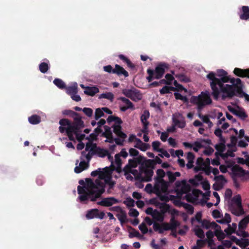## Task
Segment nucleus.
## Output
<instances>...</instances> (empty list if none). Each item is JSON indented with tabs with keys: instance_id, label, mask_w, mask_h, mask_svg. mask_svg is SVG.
Returning a JSON list of instances; mask_svg holds the SVG:
<instances>
[{
	"instance_id": "58836bf2",
	"label": "nucleus",
	"mask_w": 249,
	"mask_h": 249,
	"mask_svg": "<svg viewBox=\"0 0 249 249\" xmlns=\"http://www.w3.org/2000/svg\"><path fill=\"white\" fill-rule=\"evenodd\" d=\"M206 143V141L204 140H199L193 143V150L196 152H197L201 148L204 146Z\"/></svg>"
},
{
	"instance_id": "0e129e2a",
	"label": "nucleus",
	"mask_w": 249,
	"mask_h": 249,
	"mask_svg": "<svg viewBox=\"0 0 249 249\" xmlns=\"http://www.w3.org/2000/svg\"><path fill=\"white\" fill-rule=\"evenodd\" d=\"M83 111L89 117L91 116L93 113L92 110L90 108H84L83 109Z\"/></svg>"
},
{
	"instance_id": "c9c22d12",
	"label": "nucleus",
	"mask_w": 249,
	"mask_h": 249,
	"mask_svg": "<svg viewBox=\"0 0 249 249\" xmlns=\"http://www.w3.org/2000/svg\"><path fill=\"white\" fill-rule=\"evenodd\" d=\"M228 107V109L231 112H232L233 113L236 115L237 116H238L242 119H244L247 117V115L244 111L241 110L235 109L230 106H229Z\"/></svg>"
},
{
	"instance_id": "6ab92c4d",
	"label": "nucleus",
	"mask_w": 249,
	"mask_h": 249,
	"mask_svg": "<svg viewBox=\"0 0 249 249\" xmlns=\"http://www.w3.org/2000/svg\"><path fill=\"white\" fill-rule=\"evenodd\" d=\"M153 175V170L149 167L141 168V181H149Z\"/></svg>"
},
{
	"instance_id": "7ed1b4c3",
	"label": "nucleus",
	"mask_w": 249,
	"mask_h": 249,
	"mask_svg": "<svg viewBox=\"0 0 249 249\" xmlns=\"http://www.w3.org/2000/svg\"><path fill=\"white\" fill-rule=\"evenodd\" d=\"M165 176V172L162 169H158L156 171V176L154 178V186L147 184L145 187V191L148 193L156 194L162 201H168L172 199L174 196L167 194L169 182L163 179Z\"/></svg>"
},
{
	"instance_id": "dca6fc26",
	"label": "nucleus",
	"mask_w": 249,
	"mask_h": 249,
	"mask_svg": "<svg viewBox=\"0 0 249 249\" xmlns=\"http://www.w3.org/2000/svg\"><path fill=\"white\" fill-rule=\"evenodd\" d=\"M248 223H249V215L246 216L239 222L238 225L239 229L236 232L237 235L243 237H248L249 235V234L244 231Z\"/></svg>"
},
{
	"instance_id": "052dcab7",
	"label": "nucleus",
	"mask_w": 249,
	"mask_h": 249,
	"mask_svg": "<svg viewBox=\"0 0 249 249\" xmlns=\"http://www.w3.org/2000/svg\"><path fill=\"white\" fill-rule=\"evenodd\" d=\"M124 203L128 207H131L134 205L135 201L132 198L129 197L126 199Z\"/></svg>"
},
{
	"instance_id": "9b49d317",
	"label": "nucleus",
	"mask_w": 249,
	"mask_h": 249,
	"mask_svg": "<svg viewBox=\"0 0 249 249\" xmlns=\"http://www.w3.org/2000/svg\"><path fill=\"white\" fill-rule=\"evenodd\" d=\"M194 170L197 172L199 171H204L206 175H209L211 173V167L210 166V161L207 158L205 161L199 158L196 161V166L195 167Z\"/></svg>"
},
{
	"instance_id": "c756f323",
	"label": "nucleus",
	"mask_w": 249,
	"mask_h": 249,
	"mask_svg": "<svg viewBox=\"0 0 249 249\" xmlns=\"http://www.w3.org/2000/svg\"><path fill=\"white\" fill-rule=\"evenodd\" d=\"M118 202V200L113 197H107L98 202V204L104 206H110Z\"/></svg>"
},
{
	"instance_id": "c03bdc74",
	"label": "nucleus",
	"mask_w": 249,
	"mask_h": 249,
	"mask_svg": "<svg viewBox=\"0 0 249 249\" xmlns=\"http://www.w3.org/2000/svg\"><path fill=\"white\" fill-rule=\"evenodd\" d=\"M194 158L195 157L192 153L188 152L187 153L186 157L187 163L186 164V166L188 168H191L193 167Z\"/></svg>"
},
{
	"instance_id": "13d9d810",
	"label": "nucleus",
	"mask_w": 249,
	"mask_h": 249,
	"mask_svg": "<svg viewBox=\"0 0 249 249\" xmlns=\"http://www.w3.org/2000/svg\"><path fill=\"white\" fill-rule=\"evenodd\" d=\"M123 171L124 172V175L125 177V178L127 180H133L134 179L132 174L130 173L129 170L124 169Z\"/></svg>"
},
{
	"instance_id": "5fc2aeb1",
	"label": "nucleus",
	"mask_w": 249,
	"mask_h": 249,
	"mask_svg": "<svg viewBox=\"0 0 249 249\" xmlns=\"http://www.w3.org/2000/svg\"><path fill=\"white\" fill-rule=\"evenodd\" d=\"M137 165V160L135 159L129 160L128 163L125 166L124 169L130 170L132 168H135Z\"/></svg>"
},
{
	"instance_id": "423d86ee",
	"label": "nucleus",
	"mask_w": 249,
	"mask_h": 249,
	"mask_svg": "<svg viewBox=\"0 0 249 249\" xmlns=\"http://www.w3.org/2000/svg\"><path fill=\"white\" fill-rule=\"evenodd\" d=\"M191 102L197 105V109L200 111L205 106L210 105L212 99L209 91H202L198 96H192Z\"/></svg>"
},
{
	"instance_id": "6e6d98bb",
	"label": "nucleus",
	"mask_w": 249,
	"mask_h": 249,
	"mask_svg": "<svg viewBox=\"0 0 249 249\" xmlns=\"http://www.w3.org/2000/svg\"><path fill=\"white\" fill-rule=\"evenodd\" d=\"M53 82L59 89H63L66 88L65 83L61 79L56 78Z\"/></svg>"
},
{
	"instance_id": "7c9ffc66",
	"label": "nucleus",
	"mask_w": 249,
	"mask_h": 249,
	"mask_svg": "<svg viewBox=\"0 0 249 249\" xmlns=\"http://www.w3.org/2000/svg\"><path fill=\"white\" fill-rule=\"evenodd\" d=\"M105 112L108 114H111L112 113L111 111L107 107H103L102 109H96L95 112V118L96 120H98L100 118L104 116Z\"/></svg>"
},
{
	"instance_id": "de8ad7c7",
	"label": "nucleus",
	"mask_w": 249,
	"mask_h": 249,
	"mask_svg": "<svg viewBox=\"0 0 249 249\" xmlns=\"http://www.w3.org/2000/svg\"><path fill=\"white\" fill-rule=\"evenodd\" d=\"M179 225V222L176 220L175 217L173 216L170 220V223H169L170 230L173 231L176 230Z\"/></svg>"
},
{
	"instance_id": "e433bc0d",
	"label": "nucleus",
	"mask_w": 249,
	"mask_h": 249,
	"mask_svg": "<svg viewBox=\"0 0 249 249\" xmlns=\"http://www.w3.org/2000/svg\"><path fill=\"white\" fill-rule=\"evenodd\" d=\"M234 240H235V243L242 248H245L249 245V240L248 239L242 238L241 239H238L234 237Z\"/></svg>"
},
{
	"instance_id": "680f3d73",
	"label": "nucleus",
	"mask_w": 249,
	"mask_h": 249,
	"mask_svg": "<svg viewBox=\"0 0 249 249\" xmlns=\"http://www.w3.org/2000/svg\"><path fill=\"white\" fill-rule=\"evenodd\" d=\"M160 143L158 141L153 142L152 143V147L154 150L157 151H160Z\"/></svg>"
},
{
	"instance_id": "864d4df0",
	"label": "nucleus",
	"mask_w": 249,
	"mask_h": 249,
	"mask_svg": "<svg viewBox=\"0 0 249 249\" xmlns=\"http://www.w3.org/2000/svg\"><path fill=\"white\" fill-rule=\"evenodd\" d=\"M129 170L130 171V173L132 174L135 180L141 181V169H140V171H138L137 170L133 169H130Z\"/></svg>"
},
{
	"instance_id": "79ce46f5",
	"label": "nucleus",
	"mask_w": 249,
	"mask_h": 249,
	"mask_svg": "<svg viewBox=\"0 0 249 249\" xmlns=\"http://www.w3.org/2000/svg\"><path fill=\"white\" fill-rule=\"evenodd\" d=\"M99 99H106L110 102H112L114 99V95L110 92H105L101 94L99 96Z\"/></svg>"
},
{
	"instance_id": "412c9836",
	"label": "nucleus",
	"mask_w": 249,
	"mask_h": 249,
	"mask_svg": "<svg viewBox=\"0 0 249 249\" xmlns=\"http://www.w3.org/2000/svg\"><path fill=\"white\" fill-rule=\"evenodd\" d=\"M172 120L176 126L181 128L185 126V122L180 113H176L174 114L172 116Z\"/></svg>"
},
{
	"instance_id": "4468645a",
	"label": "nucleus",
	"mask_w": 249,
	"mask_h": 249,
	"mask_svg": "<svg viewBox=\"0 0 249 249\" xmlns=\"http://www.w3.org/2000/svg\"><path fill=\"white\" fill-rule=\"evenodd\" d=\"M190 189V185L184 180L177 181L176 183V190L178 196L186 194Z\"/></svg>"
},
{
	"instance_id": "bb28decb",
	"label": "nucleus",
	"mask_w": 249,
	"mask_h": 249,
	"mask_svg": "<svg viewBox=\"0 0 249 249\" xmlns=\"http://www.w3.org/2000/svg\"><path fill=\"white\" fill-rule=\"evenodd\" d=\"M214 179L215 181V184H213V187L215 190L221 188L226 182V180L222 175L215 176Z\"/></svg>"
},
{
	"instance_id": "603ef678",
	"label": "nucleus",
	"mask_w": 249,
	"mask_h": 249,
	"mask_svg": "<svg viewBox=\"0 0 249 249\" xmlns=\"http://www.w3.org/2000/svg\"><path fill=\"white\" fill-rule=\"evenodd\" d=\"M160 209L161 211L162 212L161 213H167L170 211V206L168 204H167L165 203H161L159 204V205H156Z\"/></svg>"
},
{
	"instance_id": "a211bd4d",
	"label": "nucleus",
	"mask_w": 249,
	"mask_h": 249,
	"mask_svg": "<svg viewBox=\"0 0 249 249\" xmlns=\"http://www.w3.org/2000/svg\"><path fill=\"white\" fill-rule=\"evenodd\" d=\"M147 214L152 216L155 221L162 222L164 220V215L156 210H153L152 208L149 207L146 210Z\"/></svg>"
},
{
	"instance_id": "2f4dec72",
	"label": "nucleus",
	"mask_w": 249,
	"mask_h": 249,
	"mask_svg": "<svg viewBox=\"0 0 249 249\" xmlns=\"http://www.w3.org/2000/svg\"><path fill=\"white\" fill-rule=\"evenodd\" d=\"M200 224L201 225V226L205 228L206 229H211V230H214V228H219V225H217L215 222H210L209 221H208L207 220H203L201 222Z\"/></svg>"
},
{
	"instance_id": "49530a36",
	"label": "nucleus",
	"mask_w": 249,
	"mask_h": 249,
	"mask_svg": "<svg viewBox=\"0 0 249 249\" xmlns=\"http://www.w3.org/2000/svg\"><path fill=\"white\" fill-rule=\"evenodd\" d=\"M242 11L243 14L240 15V18L242 19H248L249 18V7L243 6Z\"/></svg>"
},
{
	"instance_id": "0eeeda50",
	"label": "nucleus",
	"mask_w": 249,
	"mask_h": 249,
	"mask_svg": "<svg viewBox=\"0 0 249 249\" xmlns=\"http://www.w3.org/2000/svg\"><path fill=\"white\" fill-rule=\"evenodd\" d=\"M214 134L216 136L218 137L220 139V142L219 144H216L215 146L216 150L219 152V154L222 158L227 161V159L229 157H233L234 154L232 151H228L226 153H224L225 148L224 144V141L222 138V131L220 128H217L214 131Z\"/></svg>"
},
{
	"instance_id": "72a5a7b5",
	"label": "nucleus",
	"mask_w": 249,
	"mask_h": 249,
	"mask_svg": "<svg viewBox=\"0 0 249 249\" xmlns=\"http://www.w3.org/2000/svg\"><path fill=\"white\" fill-rule=\"evenodd\" d=\"M234 74L240 77H248L249 78V70H242L235 68L233 71Z\"/></svg>"
},
{
	"instance_id": "e2e57ef3",
	"label": "nucleus",
	"mask_w": 249,
	"mask_h": 249,
	"mask_svg": "<svg viewBox=\"0 0 249 249\" xmlns=\"http://www.w3.org/2000/svg\"><path fill=\"white\" fill-rule=\"evenodd\" d=\"M129 215L131 217H137L139 215V212L137 210L134 209H130L129 212Z\"/></svg>"
},
{
	"instance_id": "20e7f679",
	"label": "nucleus",
	"mask_w": 249,
	"mask_h": 249,
	"mask_svg": "<svg viewBox=\"0 0 249 249\" xmlns=\"http://www.w3.org/2000/svg\"><path fill=\"white\" fill-rule=\"evenodd\" d=\"M74 114V123H71L68 119H61L59 121V129L61 133L66 132L70 140L80 141L85 137V135L80 134L79 131V128L83 126V122L77 113Z\"/></svg>"
},
{
	"instance_id": "39448f33",
	"label": "nucleus",
	"mask_w": 249,
	"mask_h": 249,
	"mask_svg": "<svg viewBox=\"0 0 249 249\" xmlns=\"http://www.w3.org/2000/svg\"><path fill=\"white\" fill-rule=\"evenodd\" d=\"M96 145L90 141L86 143L85 150L82 152L80 157L81 161H76L74 172L76 173H80L89 167V163L94 154Z\"/></svg>"
},
{
	"instance_id": "a878e982",
	"label": "nucleus",
	"mask_w": 249,
	"mask_h": 249,
	"mask_svg": "<svg viewBox=\"0 0 249 249\" xmlns=\"http://www.w3.org/2000/svg\"><path fill=\"white\" fill-rule=\"evenodd\" d=\"M166 68V66L164 64L158 65L154 71V78L157 79L160 78L163 75Z\"/></svg>"
},
{
	"instance_id": "09e8293b",
	"label": "nucleus",
	"mask_w": 249,
	"mask_h": 249,
	"mask_svg": "<svg viewBox=\"0 0 249 249\" xmlns=\"http://www.w3.org/2000/svg\"><path fill=\"white\" fill-rule=\"evenodd\" d=\"M202 177L200 176H196L194 178L190 179L189 182L193 185L197 186L201 183Z\"/></svg>"
},
{
	"instance_id": "338daca9",
	"label": "nucleus",
	"mask_w": 249,
	"mask_h": 249,
	"mask_svg": "<svg viewBox=\"0 0 249 249\" xmlns=\"http://www.w3.org/2000/svg\"><path fill=\"white\" fill-rule=\"evenodd\" d=\"M207 243V240L199 239L196 241V244L198 245L201 249H202Z\"/></svg>"
},
{
	"instance_id": "f8f14e48",
	"label": "nucleus",
	"mask_w": 249,
	"mask_h": 249,
	"mask_svg": "<svg viewBox=\"0 0 249 249\" xmlns=\"http://www.w3.org/2000/svg\"><path fill=\"white\" fill-rule=\"evenodd\" d=\"M123 93L126 97L135 101H138L142 98L141 93L134 88L124 89L123 90Z\"/></svg>"
},
{
	"instance_id": "4d7b16f0",
	"label": "nucleus",
	"mask_w": 249,
	"mask_h": 249,
	"mask_svg": "<svg viewBox=\"0 0 249 249\" xmlns=\"http://www.w3.org/2000/svg\"><path fill=\"white\" fill-rule=\"evenodd\" d=\"M196 235L199 238H202L204 237V232L203 230L198 227H196L194 230Z\"/></svg>"
},
{
	"instance_id": "b1692460",
	"label": "nucleus",
	"mask_w": 249,
	"mask_h": 249,
	"mask_svg": "<svg viewBox=\"0 0 249 249\" xmlns=\"http://www.w3.org/2000/svg\"><path fill=\"white\" fill-rule=\"evenodd\" d=\"M105 132L104 133V135L106 137L107 139L105 142L113 143L114 142L118 144H122V142H120L117 139L113 138L112 137V133L110 128L107 126H105Z\"/></svg>"
},
{
	"instance_id": "473e14b6",
	"label": "nucleus",
	"mask_w": 249,
	"mask_h": 249,
	"mask_svg": "<svg viewBox=\"0 0 249 249\" xmlns=\"http://www.w3.org/2000/svg\"><path fill=\"white\" fill-rule=\"evenodd\" d=\"M99 92V89L95 86L87 87L86 89L84 91L85 94L89 96H93L97 93Z\"/></svg>"
},
{
	"instance_id": "f704fd0d",
	"label": "nucleus",
	"mask_w": 249,
	"mask_h": 249,
	"mask_svg": "<svg viewBox=\"0 0 249 249\" xmlns=\"http://www.w3.org/2000/svg\"><path fill=\"white\" fill-rule=\"evenodd\" d=\"M134 146L143 151H146L148 148V145L147 144L142 142V141L139 139L136 140Z\"/></svg>"
},
{
	"instance_id": "4be33fe9",
	"label": "nucleus",
	"mask_w": 249,
	"mask_h": 249,
	"mask_svg": "<svg viewBox=\"0 0 249 249\" xmlns=\"http://www.w3.org/2000/svg\"><path fill=\"white\" fill-rule=\"evenodd\" d=\"M149 111L144 110L141 116V121L143 125L142 129V133H146L148 131V126L149 124L148 119L149 118Z\"/></svg>"
},
{
	"instance_id": "3c124183",
	"label": "nucleus",
	"mask_w": 249,
	"mask_h": 249,
	"mask_svg": "<svg viewBox=\"0 0 249 249\" xmlns=\"http://www.w3.org/2000/svg\"><path fill=\"white\" fill-rule=\"evenodd\" d=\"M236 228V224L235 223H232L231 225H229L228 227L224 231L227 234H231L235 232Z\"/></svg>"
},
{
	"instance_id": "2eb2a0df",
	"label": "nucleus",
	"mask_w": 249,
	"mask_h": 249,
	"mask_svg": "<svg viewBox=\"0 0 249 249\" xmlns=\"http://www.w3.org/2000/svg\"><path fill=\"white\" fill-rule=\"evenodd\" d=\"M203 198L204 194L198 190H194L192 193L187 195V199L193 203H197Z\"/></svg>"
},
{
	"instance_id": "9d476101",
	"label": "nucleus",
	"mask_w": 249,
	"mask_h": 249,
	"mask_svg": "<svg viewBox=\"0 0 249 249\" xmlns=\"http://www.w3.org/2000/svg\"><path fill=\"white\" fill-rule=\"evenodd\" d=\"M107 121L108 123H113V124H112L113 131L118 136L123 140L126 137V134L121 131L120 124L122 123V121L119 118L109 116L108 117Z\"/></svg>"
},
{
	"instance_id": "a18cd8bd",
	"label": "nucleus",
	"mask_w": 249,
	"mask_h": 249,
	"mask_svg": "<svg viewBox=\"0 0 249 249\" xmlns=\"http://www.w3.org/2000/svg\"><path fill=\"white\" fill-rule=\"evenodd\" d=\"M219 228H215L214 229V234L219 240L223 239L225 237V234L221 231V227L219 226Z\"/></svg>"
},
{
	"instance_id": "5701e85b",
	"label": "nucleus",
	"mask_w": 249,
	"mask_h": 249,
	"mask_svg": "<svg viewBox=\"0 0 249 249\" xmlns=\"http://www.w3.org/2000/svg\"><path fill=\"white\" fill-rule=\"evenodd\" d=\"M106 123V121L104 119H101L99 120V121L97 123L98 124V127L96 128L94 130V132L93 133H91L89 137H87L86 139L88 140L87 142H89V141L91 142H92L93 140H94L98 134L101 132V130L100 128V127L103 125H104Z\"/></svg>"
},
{
	"instance_id": "774afa93",
	"label": "nucleus",
	"mask_w": 249,
	"mask_h": 249,
	"mask_svg": "<svg viewBox=\"0 0 249 249\" xmlns=\"http://www.w3.org/2000/svg\"><path fill=\"white\" fill-rule=\"evenodd\" d=\"M165 78L166 79L165 83L168 85H170L172 83V81L174 79V77L171 74H167L165 76Z\"/></svg>"
},
{
	"instance_id": "8fccbe9b",
	"label": "nucleus",
	"mask_w": 249,
	"mask_h": 249,
	"mask_svg": "<svg viewBox=\"0 0 249 249\" xmlns=\"http://www.w3.org/2000/svg\"><path fill=\"white\" fill-rule=\"evenodd\" d=\"M28 121L30 124H36L40 122V118L39 116L34 115L29 117Z\"/></svg>"
},
{
	"instance_id": "f3484780",
	"label": "nucleus",
	"mask_w": 249,
	"mask_h": 249,
	"mask_svg": "<svg viewBox=\"0 0 249 249\" xmlns=\"http://www.w3.org/2000/svg\"><path fill=\"white\" fill-rule=\"evenodd\" d=\"M115 216L118 218L121 223H124L126 220V214L125 212L120 207L114 206L110 209Z\"/></svg>"
},
{
	"instance_id": "4c0bfd02",
	"label": "nucleus",
	"mask_w": 249,
	"mask_h": 249,
	"mask_svg": "<svg viewBox=\"0 0 249 249\" xmlns=\"http://www.w3.org/2000/svg\"><path fill=\"white\" fill-rule=\"evenodd\" d=\"M216 221L222 224H229L231 221V217L229 213H226L224 216L222 215L221 218Z\"/></svg>"
},
{
	"instance_id": "393cba45",
	"label": "nucleus",
	"mask_w": 249,
	"mask_h": 249,
	"mask_svg": "<svg viewBox=\"0 0 249 249\" xmlns=\"http://www.w3.org/2000/svg\"><path fill=\"white\" fill-rule=\"evenodd\" d=\"M105 213L104 212H99L97 209H92L88 212L86 214V217L88 219H92L94 218H99L101 219L104 218Z\"/></svg>"
},
{
	"instance_id": "69168bd1",
	"label": "nucleus",
	"mask_w": 249,
	"mask_h": 249,
	"mask_svg": "<svg viewBox=\"0 0 249 249\" xmlns=\"http://www.w3.org/2000/svg\"><path fill=\"white\" fill-rule=\"evenodd\" d=\"M147 73L149 74V76L147 77V79L148 81V82H150L152 81L153 79L154 78V71L152 70H147Z\"/></svg>"
},
{
	"instance_id": "c85d7f7f",
	"label": "nucleus",
	"mask_w": 249,
	"mask_h": 249,
	"mask_svg": "<svg viewBox=\"0 0 249 249\" xmlns=\"http://www.w3.org/2000/svg\"><path fill=\"white\" fill-rule=\"evenodd\" d=\"M232 173L234 177H243L246 173L241 167L235 165L232 168Z\"/></svg>"
},
{
	"instance_id": "aec40b11",
	"label": "nucleus",
	"mask_w": 249,
	"mask_h": 249,
	"mask_svg": "<svg viewBox=\"0 0 249 249\" xmlns=\"http://www.w3.org/2000/svg\"><path fill=\"white\" fill-rule=\"evenodd\" d=\"M118 100L121 101L120 108L122 111L124 112L128 109H134L133 104L128 99L124 97H120Z\"/></svg>"
},
{
	"instance_id": "cd10ccee",
	"label": "nucleus",
	"mask_w": 249,
	"mask_h": 249,
	"mask_svg": "<svg viewBox=\"0 0 249 249\" xmlns=\"http://www.w3.org/2000/svg\"><path fill=\"white\" fill-rule=\"evenodd\" d=\"M153 229L155 231H157L160 233H163L164 231L170 230L169 223H155L153 225Z\"/></svg>"
},
{
	"instance_id": "ddd939ff",
	"label": "nucleus",
	"mask_w": 249,
	"mask_h": 249,
	"mask_svg": "<svg viewBox=\"0 0 249 249\" xmlns=\"http://www.w3.org/2000/svg\"><path fill=\"white\" fill-rule=\"evenodd\" d=\"M104 70L107 72L116 73L118 75H124L125 77L128 76V73L122 67L118 65H115V69H113L110 65L104 67Z\"/></svg>"
},
{
	"instance_id": "6e6552de",
	"label": "nucleus",
	"mask_w": 249,
	"mask_h": 249,
	"mask_svg": "<svg viewBox=\"0 0 249 249\" xmlns=\"http://www.w3.org/2000/svg\"><path fill=\"white\" fill-rule=\"evenodd\" d=\"M127 155V152L124 149H123L119 154H116L115 156L114 161H113V159L110 155L108 156V158L111 162V166L114 171L115 170L118 173H120L121 172L122 161L120 157L122 156L125 158Z\"/></svg>"
},
{
	"instance_id": "a19ab883",
	"label": "nucleus",
	"mask_w": 249,
	"mask_h": 249,
	"mask_svg": "<svg viewBox=\"0 0 249 249\" xmlns=\"http://www.w3.org/2000/svg\"><path fill=\"white\" fill-rule=\"evenodd\" d=\"M166 175L168 177L169 182L172 183L175 181L177 177H179L180 176V173L178 172L173 173L170 171H167Z\"/></svg>"
},
{
	"instance_id": "f257e3e1",
	"label": "nucleus",
	"mask_w": 249,
	"mask_h": 249,
	"mask_svg": "<svg viewBox=\"0 0 249 249\" xmlns=\"http://www.w3.org/2000/svg\"><path fill=\"white\" fill-rule=\"evenodd\" d=\"M114 171L108 167L104 169L99 168L91 173V176L95 177L98 176V178L93 181L91 179H87L83 186L78 187V192L79 195L78 199L81 202L90 199L94 201L100 197L105 192L106 186H108L107 192H110L115 182L111 179V174Z\"/></svg>"
},
{
	"instance_id": "ea45409f",
	"label": "nucleus",
	"mask_w": 249,
	"mask_h": 249,
	"mask_svg": "<svg viewBox=\"0 0 249 249\" xmlns=\"http://www.w3.org/2000/svg\"><path fill=\"white\" fill-rule=\"evenodd\" d=\"M198 117L203 121V123L208 124L209 128H211L213 126V123L210 121L208 115H203L200 113H198Z\"/></svg>"
},
{
	"instance_id": "f03ea898",
	"label": "nucleus",
	"mask_w": 249,
	"mask_h": 249,
	"mask_svg": "<svg viewBox=\"0 0 249 249\" xmlns=\"http://www.w3.org/2000/svg\"><path fill=\"white\" fill-rule=\"evenodd\" d=\"M216 74L219 78L215 77L213 72L207 75V78L211 81L210 85L215 99L217 100L220 96L223 100L231 98L239 91L241 83L239 78H231L223 70H217Z\"/></svg>"
},
{
	"instance_id": "37998d69",
	"label": "nucleus",
	"mask_w": 249,
	"mask_h": 249,
	"mask_svg": "<svg viewBox=\"0 0 249 249\" xmlns=\"http://www.w3.org/2000/svg\"><path fill=\"white\" fill-rule=\"evenodd\" d=\"M67 93L71 96L76 94L78 92L77 84L74 83L71 86H70L66 89Z\"/></svg>"
},
{
	"instance_id": "1a4fd4ad",
	"label": "nucleus",
	"mask_w": 249,
	"mask_h": 249,
	"mask_svg": "<svg viewBox=\"0 0 249 249\" xmlns=\"http://www.w3.org/2000/svg\"><path fill=\"white\" fill-rule=\"evenodd\" d=\"M230 210L231 213L236 216H240L244 213L241 204V197L240 195H237L232 199Z\"/></svg>"
},
{
	"instance_id": "bf43d9fd",
	"label": "nucleus",
	"mask_w": 249,
	"mask_h": 249,
	"mask_svg": "<svg viewBox=\"0 0 249 249\" xmlns=\"http://www.w3.org/2000/svg\"><path fill=\"white\" fill-rule=\"evenodd\" d=\"M49 69L48 65L46 63H41L39 65V70L42 73H45Z\"/></svg>"
}]
</instances>
